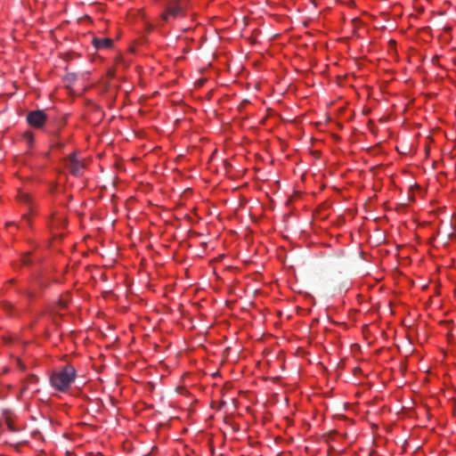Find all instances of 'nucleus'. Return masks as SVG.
Segmentation results:
<instances>
[{
    "instance_id": "obj_1",
    "label": "nucleus",
    "mask_w": 456,
    "mask_h": 456,
    "mask_svg": "<svg viewBox=\"0 0 456 456\" xmlns=\"http://www.w3.org/2000/svg\"><path fill=\"white\" fill-rule=\"evenodd\" d=\"M76 370L71 365H66L63 369L54 371L50 378L51 385L59 391H66L75 380Z\"/></svg>"
},
{
    "instance_id": "obj_2",
    "label": "nucleus",
    "mask_w": 456,
    "mask_h": 456,
    "mask_svg": "<svg viewBox=\"0 0 456 456\" xmlns=\"http://www.w3.org/2000/svg\"><path fill=\"white\" fill-rule=\"evenodd\" d=\"M184 15L183 7L179 0L169 2L166 6V11L161 14L164 21H168L170 18L177 19Z\"/></svg>"
},
{
    "instance_id": "obj_3",
    "label": "nucleus",
    "mask_w": 456,
    "mask_h": 456,
    "mask_svg": "<svg viewBox=\"0 0 456 456\" xmlns=\"http://www.w3.org/2000/svg\"><path fill=\"white\" fill-rule=\"evenodd\" d=\"M47 116L44 110H33L27 115V121L29 126L35 128H41L46 121Z\"/></svg>"
},
{
    "instance_id": "obj_4",
    "label": "nucleus",
    "mask_w": 456,
    "mask_h": 456,
    "mask_svg": "<svg viewBox=\"0 0 456 456\" xmlns=\"http://www.w3.org/2000/svg\"><path fill=\"white\" fill-rule=\"evenodd\" d=\"M93 44L97 49L110 48V47H111L113 41L110 38H97V37H95L93 40Z\"/></svg>"
},
{
    "instance_id": "obj_5",
    "label": "nucleus",
    "mask_w": 456,
    "mask_h": 456,
    "mask_svg": "<svg viewBox=\"0 0 456 456\" xmlns=\"http://www.w3.org/2000/svg\"><path fill=\"white\" fill-rule=\"evenodd\" d=\"M68 167L70 173H72L74 175H80L81 170L83 168V164L80 163L79 161L77 163L74 162V164L69 165Z\"/></svg>"
},
{
    "instance_id": "obj_6",
    "label": "nucleus",
    "mask_w": 456,
    "mask_h": 456,
    "mask_svg": "<svg viewBox=\"0 0 456 456\" xmlns=\"http://www.w3.org/2000/svg\"><path fill=\"white\" fill-rule=\"evenodd\" d=\"M68 161H69V163H68V167H69V165L74 164V162L75 163L78 162V159H77L76 154L72 153L69 156Z\"/></svg>"
},
{
    "instance_id": "obj_7",
    "label": "nucleus",
    "mask_w": 456,
    "mask_h": 456,
    "mask_svg": "<svg viewBox=\"0 0 456 456\" xmlns=\"http://www.w3.org/2000/svg\"><path fill=\"white\" fill-rule=\"evenodd\" d=\"M67 77L69 80L73 81L76 79V75L75 74H68Z\"/></svg>"
},
{
    "instance_id": "obj_8",
    "label": "nucleus",
    "mask_w": 456,
    "mask_h": 456,
    "mask_svg": "<svg viewBox=\"0 0 456 456\" xmlns=\"http://www.w3.org/2000/svg\"><path fill=\"white\" fill-rule=\"evenodd\" d=\"M22 263L25 265H28L29 264V258H23Z\"/></svg>"
},
{
    "instance_id": "obj_9",
    "label": "nucleus",
    "mask_w": 456,
    "mask_h": 456,
    "mask_svg": "<svg viewBox=\"0 0 456 456\" xmlns=\"http://www.w3.org/2000/svg\"><path fill=\"white\" fill-rule=\"evenodd\" d=\"M56 147H58V148H62V147H63V143H61V142H57V143H56Z\"/></svg>"
},
{
    "instance_id": "obj_10",
    "label": "nucleus",
    "mask_w": 456,
    "mask_h": 456,
    "mask_svg": "<svg viewBox=\"0 0 456 456\" xmlns=\"http://www.w3.org/2000/svg\"><path fill=\"white\" fill-rule=\"evenodd\" d=\"M60 305H61V307H65L66 306V302L60 301Z\"/></svg>"
},
{
    "instance_id": "obj_11",
    "label": "nucleus",
    "mask_w": 456,
    "mask_h": 456,
    "mask_svg": "<svg viewBox=\"0 0 456 456\" xmlns=\"http://www.w3.org/2000/svg\"><path fill=\"white\" fill-rule=\"evenodd\" d=\"M28 255H29V253H26L23 256L27 257V256H28Z\"/></svg>"
},
{
    "instance_id": "obj_12",
    "label": "nucleus",
    "mask_w": 456,
    "mask_h": 456,
    "mask_svg": "<svg viewBox=\"0 0 456 456\" xmlns=\"http://www.w3.org/2000/svg\"><path fill=\"white\" fill-rule=\"evenodd\" d=\"M218 256L223 257V256H224V254H220V255H218Z\"/></svg>"
},
{
    "instance_id": "obj_13",
    "label": "nucleus",
    "mask_w": 456,
    "mask_h": 456,
    "mask_svg": "<svg viewBox=\"0 0 456 456\" xmlns=\"http://www.w3.org/2000/svg\"><path fill=\"white\" fill-rule=\"evenodd\" d=\"M32 379H35V380L37 379V376H32Z\"/></svg>"
},
{
    "instance_id": "obj_14",
    "label": "nucleus",
    "mask_w": 456,
    "mask_h": 456,
    "mask_svg": "<svg viewBox=\"0 0 456 456\" xmlns=\"http://www.w3.org/2000/svg\"><path fill=\"white\" fill-rule=\"evenodd\" d=\"M23 218H24V219H27V218H28V216H27L26 215H23Z\"/></svg>"
}]
</instances>
